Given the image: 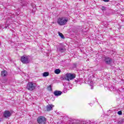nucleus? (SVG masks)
<instances>
[{"label": "nucleus", "mask_w": 124, "mask_h": 124, "mask_svg": "<svg viewBox=\"0 0 124 124\" xmlns=\"http://www.w3.org/2000/svg\"><path fill=\"white\" fill-rule=\"evenodd\" d=\"M53 93H62V92L60 91H55Z\"/></svg>", "instance_id": "nucleus-16"}, {"label": "nucleus", "mask_w": 124, "mask_h": 124, "mask_svg": "<svg viewBox=\"0 0 124 124\" xmlns=\"http://www.w3.org/2000/svg\"><path fill=\"white\" fill-rule=\"evenodd\" d=\"M63 93H67V89L66 88H64L63 90Z\"/></svg>", "instance_id": "nucleus-19"}, {"label": "nucleus", "mask_w": 124, "mask_h": 124, "mask_svg": "<svg viewBox=\"0 0 124 124\" xmlns=\"http://www.w3.org/2000/svg\"><path fill=\"white\" fill-rule=\"evenodd\" d=\"M58 33H59V36L61 37V38H64L62 33L60 32H59Z\"/></svg>", "instance_id": "nucleus-17"}, {"label": "nucleus", "mask_w": 124, "mask_h": 124, "mask_svg": "<svg viewBox=\"0 0 124 124\" xmlns=\"http://www.w3.org/2000/svg\"><path fill=\"white\" fill-rule=\"evenodd\" d=\"M53 107L54 106H53V105H48L46 106V110L49 112V111H51V110H53Z\"/></svg>", "instance_id": "nucleus-9"}, {"label": "nucleus", "mask_w": 124, "mask_h": 124, "mask_svg": "<svg viewBox=\"0 0 124 124\" xmlns=\"http://www.w3.org/2000/svg\"><path fill=\"white\" fill-rule=\"evenodd\" d=\"M3 116L4 118L7 119L11 116V112L9 110H5L3 113Z\"/></svg>", "instance_id": "nucleus-7"}, {"label": "nucleus", "mask_w": 124, "mask_h": 124, "mask_svg": "<svg viewBox=\"0 0 124 124\" xmlns=\"http://www.w3.org/2000/svg\"><path fill=\"white\" fill-rule=\"evenodd\" d=\"M37 123L39 124H46V119L45 117L39 116L37 118Z\"/></svg>", "instance_id": "nucleus-4"}, {"label": "nucleus", "mask_w": 124, "mask_h": 124, "mask_svg": "<svg viewBox=\"0 0 124 124\" xmlns=\"http://www.w3.org/2000/svg\"><path fill=\"white\" fill-rule=\"evenodd\" d=\"M62 93H54V96L56 97H58V96H60V95H61Z\"/></svg>", "instance_id": "nucleus-18"}, {"label": "nucleus", "mask_w": 124, "mask_h": 124, "mask_svg": "<svg viewBox=\"0 0 124 124\" xmlns=\"http://www.w3.org/2000/svg\"><path fill=\"white\" fill-rule=\"evenodd\" d=\"M66 78L68 81L70 80H72V79H74L76 77V76L74 74H66L65 75Z\"/></svg>", "instance_id": "nucleus-5"}, {"label": "nucleus", "mask_w": 124, "mask_h": 124, "mask_svg": "<svg viewBox=\"0 0 124 124\" xmlns=\"http://www.w3.org/2000/svg\"><path fill=\"white\" fill-rule=\"evenodd\" d=\"M101 9L102 11H105V10H106V8H105V7L104 6H102Z\"/></svg>", "instance_id": "nucleus-20"}, {"label": "nucleus", "mask_w": 124, "mask_h": 124, "mask_svg": "<svg viewBox=\"0 0 124 124\" xmlns=\"http://www.w3.org/2000/svg\"><path fill=\"white\" fill-rule=\"evenodd\" d=\"M47 90L48 91H49V92H51L52 91V86L51 85H49L47 87Z\"/></svg>", "instance_id": "nucleus-15"}, {"label": "nucleus", "mask_w": 124, "mask_h": 124, "mask_svg": "<svg viewBox=\"0 0 124 124\" xmlns=\"http://www.w3.org/2000/svg\"><path fill=\"white\" fill-rule=\"evenodd\" d=\"M68 21V18L65 17H61L57 19V24L60 26H64Z\"/></svg>", "instance_id": "nucleus-1"}, {"label": "nucleus", "mask_w": 124, "mask_h": 124, "mask_svg": "<svg viewBox=\"0 0 124 124\" xmlns=\"http://www.w3.org/2000/svg\"><path fill=\"white\" fill-rule=\"evenodd\" d=\"M57 52L59 53H64L65 51H66V49L64 47V46L62 44H60L57 47Z\"/></svg>", "instance_id": "nucleus-2"}, {"label": "nucleus", "mask_w": 124, "mask_h": 124, "mask_svg": "<svg viewBox=\"0 0 124 124\" xmlns=\"http://www.w3.org/2000/svg\"><path fill=\"white\" fill-rule=\"evenodd\" d=\"M20 60L21 62H22L23 63H29V62H30V60L27 56H23L21 57Z\"/></svg>", "instance_id": "nucleus-6"}, {"label": "nucleus", "mask_w": 124, "mask_h": 124, "mask_svg": "<svg viewBox=\"0 0 124 124\" xmlns=\"http://www.w3.org/2000/svg\"><path fill=\"white\" fill-rule=\"evenodd\" d=\"M36 85L32 82H29L27 84V89L29 91H33L35 89Z\"/></svg>", "instance_id": "nucleus-3"}, {"label": "nucleus", "mask_w": 124, "mask_h": 124, "mask_svg": "<svg viewBox=\"0 0 124 124\" xmlns=\"http://www.w3.org/2000/svg\"><path fill=\"white\" fill-rule=\"evenodd\" d=\"M120 93H123V92H122V91H120Z\"/></svg>", "instance_id": "nucleus-25"}, {"label": "nucleus", "mask_w": 124, "mask_h": 124, "mask_svg": "<svg viewBox=\"0 0 124 124\" xmlns=\"http://www.w3.org/2000/svg\"><path fill=\"white\" fill-rule=\"evenodd\" d=\"M7 28H8V26H6L5 27V29H7Z\"/></svg>", "instance_id": "nucleus-24"}, {"label": "nucleus", "mask_w": 124, "mask_h": 124, "mask_svg": "<svg viewBox=\"0 0 124 124\" xmlns=\"http://www.w3.org/2000/svg\"><path fill=\"white\" fill-rule=\"evenodd\" d=\"M103 1H105V2H108V1H109V0H103Z\"/></svg>", "instance_id": "nucleus-22"}, {"label": "nucleus", "mask_w": 124, "mask_h": 124, "mask_svg": "<svg viewBox=\"0 0 124 124\" xmlns=\"http://www.w3.org/2000/svg\"><path fill=\"white\" fill-rule=\"evenodd\" d=\"M55 74H60L61 73V70L59 69H56L54 71Z\"/></svg>", "instance_id": "nucleus-12"}, {"label": "nucleus", "mask_w": 124, "mask_h": 124, "mask_svg": "<svg viewBox=\"0 0 124 124\" xmlns=\"http://www.w3.org/2000/svg\"><path fill=\"white\" fill-rule=\"evenodd\" d=\"M117 114H118V115H122L123 112H122V111H119L117 112Z\"/></svg>", "instance_id": "nucleus-21"}, {"label": "nucleus", "mask_w": 124, "mask_h": 124, "mask_svg": "<svg viewBox=\"0 0 124 124\" xmlns=\"http://www.w3.org/2000/svg\"><path fill=\"white\" fill-rule=\"evenodd\" d=\"M89 105H90L91 106H92L93 104H92V103H91L89 104Z\"/></svg>", "instance_id": "nucleus-23"}, {"label": "nucleus", "mask_w": 124, "mask_h": 124, "mask_svg": "<svg viewBox=\"0 0 124 124\" xmlns=\"http://www.w3.org/2000/svg\"><path fill=\"white\" fill-rule=\"evenodd\" d=\"M43 77H47V76H49V72H45L43 74Z\"/></svg>", "instance_id": "nucleus-13"}, {"label": "nucleus", "mask_w": 124, "mask_h": 124, "mask_svg": "<svg viewBox=\"0 0 124 124\" xmlns=\"http://www.w3.org/2000/svg\"><path fill=\"white\" fill-rule=\"evenodd\" d=\"M1 76L2 77H6L7 76V71L6 70H3L1 72Z\"/></svg>", "instance_id": "nucleus-11"}, {"label": "nucleus", "mask_w": 124, "mask_h": 124, "mask_svg": "<svg viewBox=\"0 0 124 124\" xmlns=\"http://www.w3.org/2000/svg\"><path fill=\"white\" fill-rule=\"evenodd\" d=\"M109 91L110 92H113L114 91H116V88H115V85H109Z\"/></svg>", "instance_id": "nucleus-10"}, {"label": "nucleus", "mask_w": 124, "mask_h": 124, "mask_svg": "<svg viewBox=\"0 0 124 124\" xmlns=\"http://www.w3.org/2000/svg\"><path fill=\"white\" fill-rule=\"evenodd\" d=\"M89 84H90V86H91V87H93V86H94V85H95V83L93 81H92V80L89 81Z\"/></svg>", "instance_id": "nucleus-14"}, {"label": "nucleus", "mask_w": 124, "mask_h": 124, "mask_svg": "<svg viewBox=\"0 0 124 124\" xmlns=\"http://www.w3.org/2000/svg\"><path fill=\"white\" fill-rule=\"evenodd\" d=\"M105 62L107 64H111L112 63V59L109 57H106Z\"/></svg>", "instance_id": "nucleus-8"}]
</instances>
